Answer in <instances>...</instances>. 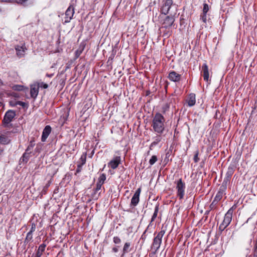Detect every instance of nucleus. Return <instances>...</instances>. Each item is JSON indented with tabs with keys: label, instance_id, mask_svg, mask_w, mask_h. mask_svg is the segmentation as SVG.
Wrapping results in <instances>:
<instances>
[{
	"label": "nucleus",
	"instance_id": "f8f14e48",
	"mask_svg": "<svg viewBox=\"0 0 257 257\" xmlns=\"http://www.w3.org/2000/svg\"><path fill=\"white\" fill-rule=\"evenodd\" d=\"M169 79L174 82H178L180 80L181 75L175 71H171L169 74Z\"/></svg>",
	"mask_w": 257,
	"mask_h": 257
},
{
	"label": "nucleus",
	"instance_id": "9b49d317",
	"mask_svg": "<svg viewBox=\"0 0 257 257\" xmlns=\"http://www.w3.org/2000/svg\"><path fill=\"white\" fill-rule=\"evenodd\" d=\"M120 163V157L116 156L111 160L108 164V167L113 169H116Z\"/></svg>",
	"mask_w": 257,
	"mask_h": 257
},
{
	"label": "nucleus",
	"instance_id": "cd10ccee",
	"mask_svg": "<svg viewBox=\"0 0 257 257\" xmlns=\"http://www.w3.org/2000/svg\"><path fill=\"white\" fill-rule=\"evenodd\" d=\"M23 86L21 85H15L14 86V89L16 90L21 91L23 90Z\"/></svg>",
	"mask_w": 257,
	"mask_h": 257
},
{
	"label": "nucleus",
	"instance_id": "2f4dec72",
	"mask_svg": "<svg viewBox=\"0 0 257 257\" xmlns=\"http://www.w3.org/2000/svg\"><path fill=\"white\" fill-rule=\"evenodd\" d=\"M198 152H197L194 157V160L195 162H197L199 161V158L198 157Z\"/></svg>",
	"mask_w": 257,
	"mask_h": 257
},
{
	"label": "nucleus",
	"instance_id": "ea45409f",
	"mask_svg": "<svg viewBox=\"0 0 257 257\" xmlns=\"http://www.w3.org/2000/svg\"><path fill=\"white\" fill-rule=\"evenodd\" d=\"M49 133H50V131H51V127H50V126H49Z\"/></svg>",
	"mask_w": 257,
	"mask_h": 257
},
{
	"label": "nucleus",
	"instance_id": "c85d7f7f",
	"mask_svg": "<svg viewBox=\"0 0 257 257\" xmlns=\"http://www.w3.org/2000/svg\"><path fill=\"white\" fill-rule=\"evenodd\" d=\"M16 104L20 105L22 106L23 107H26L27 106V104L25 102H22V101H17L16 102Z\"/></svg>",
	"mask_w": 257,
	"mask_h": 257
},
{
	"label": "nucleus",
	"instance_id": "f03ea898",
	"mask_svg": "<svg viewBox=\"0 0 257 257\" xmlns=\"http://www.w3.org/2000/svg\"><path fill=\"white\" fill-rule=\"evenodd\" d=\"M48 85L43 82H37L31 85L30 93L31 97L35 98L38 95L39 88L46 89Z\"/></svg>",
	"mask_w": 257,
	"mask_h": 257
},
{
	"label": "nucleus",
	"instance_id": "4be33fe9",
	"mask_svg": "<svg viewBox=\"0 0 257 257\" xmlns=\"http://www.w3.org/2000/svg\"><path fill=\"white\" fill-rule=\"evenodd\" d=\"M29 153L26 152L23 154L22 157L21 158L20 161L27 162L29 157Z\"/></svg>",
	"mask_w": 257,
	"mask_h": 257
},
{
	"label": "nucleus",
	"instance_id": "dca6fc26",
	"mask_svg": "<svg viewBox=\"0 0 257 257\" xmlns=\"http://www.w3.org/2000/svg\"><path fill=\"white\" fill-rule=\"evenodd\" d=\"M10 140L6 136V134L0 133V143L2 144H8L10 143Z\"/></svg>",
	"mask_w": 257,
	"mask_h": 257
},
{
	"label": "nucleus",
	"instance_id": "aec40b11",
	"mask_svg": "<svg viewBox=\"0 0 257 257\" xmlns=\"http://www.w3.org/2000/svg\"><path fill=\"white\" fill-rule=\"evenodd\" d=\"M130 243L128 242H126L123 246V254H125L126 253L129 252L130 251Z\"/></svg>",
	"mask_w": 257,
	"mask_h": 257
},
{
	"label": "nucleus",
	"instance_id": "5701e85b",
	"mask_svg": "<svg viewBox=\"0 0 257 257\" xmlns=\"http://www.w3.org/2000/svg\"><path fill=\"white\" fill-rule=\"evenodd\" d=\"M157 160H158V158H157V156H156V155L152 156L149 160L150 165L152 166L157 161Z\"/></svg>",
	"mask_w": 257,
	"mask_h": 257
},
{
	"label": "nucleus",
	"instance_id": "7c9ffc66",
	"mask_svg": "<svg viewBox=\"0 0 257 257\" xmlns=\"http://www.w3.org/2000/svg\"><path fill=\"white\" fill-rule=\"evenodd\" d=\"M102 185V184H99V183H97L96 187V189H95V192H97L98 191H99V190H100Z\"/></svg>",
	"mask_w": 257,
	"mask_h": 257
},
{
	"label": "nucleus",
	"instance_id": "20e7f679",
	"mask_svg": "<svg viewBox=\"0 0 257 257\" xmlns=\"http://www.w3.org/2000/svg\"><path fill=\"white\" fill-rule=\"evenodd\" d=\"M177 196L180 199H182L185 194V184L181 179L176 182Z\"/></svg>",
	"mask_w": 257,
	"mask_h": 257
},
{
	"label": "nucleus",
	"instance_id": "bb28decb",
	"mask_svg": "<svg viewBox=\"0 0 257 257\" xmlns=\"http://www.w3.org/2000/svg\"><path fill=\"white\" fill-rule=\"evenodd\" d=\"M113 240L114 243L115 244H118L121 242L120 239L117 236L114 237Z\"/></svg>",
	"mask_w": 257,
	"mask_h": 257
},
{
	"label": "nucleus",
	"instance_id": "6ab92c4d",
	"mask_svg": "<svg viewBox=\"0 0 257 257\" xmlns=\"http://www.w3.org/2000/svg\"><path fill=\"white\" fill-rule=\"evenodd\" d=\"M223 194V192L222 191H218L216 195L214 201H219L222 197Z\"/></svg>",
	"mask_w": 257,
	"mask_h": 257
},
{
	"label": "nucleus",
	"instance_id": "c9c22d12",
	"mask_svg": "<svg viewBox=\"0 0 257 257\" xmlns=\"http://www.w3.org/2000/svg\"><path fill=\"white\" fill-rule=\"evenodd\" d=\"M44 246H39V249H38V252H39V251H40V250H41L42 251H43V249H44Z\"/></svg>",
	"mask_w": 257,
	"mask_h": 257
},
{
	"label": "nucleus",
	"instance_id": "423d86ee",
	"mask_svg": "<svg viewBox=\"0 0 257 257\" xmlns=\"http://www.w3.org/2000/svg\"><path fill=\"white\" fill-rule=\"evenodd\" d=\"M16 113L15 111L12 110L7 111L3 121L4 124L5 125L8 124L12 121Z\"/></svg>",
	"mask_w": 257,
	"mask_h": 257
},
{
	"label": "nucleus",
	"instance_id": "4c0bfd02",
	"mask_svg": "<svg viewBox=\"0 0 257 257\" xmlns=\"http://www.w3.org/2000/svg\"><path fill=\"white\" fill-rule=\"evenodd\" d=\"M3 85V82L2 80L0 79V86Z\"/></svg>",
	"mask_w": 257,
	"mask_h": 257
},
{
	"label": "nucleus",
	"instance_id": "9d476101",
	"mask_svg": "<svg viewBox=\"0 0 257 257\" xmlns=\"http://www.w3.org/2000/svg\"><path fill=\"white\" fill-rule=\"evenodd\" d=\"M141 188H138L137 190L136 191L134 196H133L131 200V205L134 206H136L139 203L140 200V195L141 193Z\"/></svg>",
	"mask_w": 257,
	"mask_h": 257
},
{
	"label": "nucleus",
	"instance_id": "2eb2a0df",
	"mask_svg": "<svg viewBox=\"0 0 257 257\" xmlns=\"http://www.w3.org/2000/svg\"><path fill=\"white\" fill-rule=\"evenodd\" d=\"M187 103L189 106H193L196 103V96L193 93L189 95L187 99Z\"/></svg>",
	"mask_w": 257,
	"mask_h": 257
},
{
	"label": "nucleus",
	"instance_id": "412c9836",
	"mask_svg": "<svg viewBox=\"0 0 257 257\" xmlns=\"http://www.w3.org/2000/svg\"><path fill=\"white\" fill-rule=\"evenodd\" d=\"M105 179H106L105 175L104 174H102L100 175V176L98 178V181L97 183L103 185Z\"/></svg>",
	"mask_w": 257,
	"mask_h": 257
},
{
	"label": "nucleus",
	"instance_id": "f257e3e1",
	"mask_svg": "<svg viewBox=\"0 0 257 257\" xmlns=\"http://www.w3.org/2000/svg\"><path fill=\"white\" fill-rule=\"evenodd\" d=\"M164 122V116L159 113H156L153 118L152 124L154 131L158 134H162L165 129Z\"/></svg>",
	"mask_w": 257,
	"mask_h": 257
},
{
	"label": "nucleus",
	"instance_id": "6e6552de",
	"mask_svg": "<svg viewBox=\"0 0 257 257\" xmlns=\"http://www.w3.org/2000/svg\"><path fill=\"white\" fill-rule=\"evenodd\" d=\"M74 14V8L72 6H70L65 12L64 22L67 23L70 22Z\"/></svg>",
	"mask_w": 257,
	"mask_h": 257
},
{
	"label": "nucleus",
	"instance_id": "f3484780",
	"mask_svg": "<svg viewBox=\"0 0 257 257\" xmlns=\"http://www.w3.org/2000/svg\"><path fill=\"white\" fill-rule=\"evenodd\" d=\"M48 137V125H46L43 131L42 136V141L45 142Z\"/></svg>",
	"mask_w": 257,
	"mask_h": 257
},
{
	"label": "nucleus",
	"instance_id": "a19ab883",
	"mask_svg": "<svg viewBox=\"0 0 257 257\" xmlns=\"http://www.w3.org/2000/svg\"><path fill=\"white\" fill-rule=\"evenodd\" d=\"M253 257H257V255H255V254L253 255Z\"/></svg>",
	"mask_w": 257,
	"mask_h": 257
},
{
	"label": "nucleus",
	"instance_id": "4468645a",
	"mask_svg": "<svg viewBox=\"0 0 257 257\" xmlns=\"http://www.w3.org/2000/svg\"><path fill=\"white\" fill-rule=\"evenodd\" d=\"M17 51V54L19 57L24 56L26 48L24 45L23 46H17L15 48Z\"/></svg>",
	"mask_w": 257,
	"mask_h": 257
},
{
	"label": "nucleus",
	"instance_id": "f704fd0d",
	"mask_svg": "<svg viewBox=\"0 0 257 257\" xmlns=\"http://www.w3.org/2000/svg\"><path fill=\"white\" fill-rule=\"evenodd\" d=\"M35 225L34 223H33L32 224L31 230L29 232H33V231H34L35 230Z\"/></svg>",
	"mask_w": 257,
	"mask_h": 257
},
{
	"label": "nucleus",
	"instance_id": "58836bf2",
	"mask_svg": "<svg viewBox=\"0 0 257 257\" xmlns=\"http://www.w3.org/2000/svg\"><path fill=\"white\" fill-rule=\"evenodd\" d=\"M3 103L2 102L0 101V107L2 105Z\"/></svg>",
	"mask_w": 257,
	"mask_h": 257
},
{
	"label": "nucleus",
	"instance_id": "473e14b6",
	"mask_svg": "<svg viewBox=\"0 0 257 257\" xmlns=\"http://www.w3.org/2000/svg\"><path fill=\"white\" fill-rule=\"evenodd\" d=\"M201 20H202V21L204 23H206V14H203V15L201 16Z\"/></svg>",
	"mask_w": 257,
	"mask_h": 257
},
{
	"label": "nucleus",
	"instance_id": "1a4fd4ad",
	"mask_svg": "<svg viewBox=\"0 0 257 257\" xmlns=\"http://www.w3.org/2000/svg\"><path fill=\"white\" fill-rule=\"evenodd\" d=\"M175 14L176 13H175L174 15H172L171 14L170 16H167L165 18L163 23V25L164 27L168 28L171 27L173 25L175 21L174 17Z\"/></svg>",
	"mask_w": 257,
	"mask_h": 257
},
{
	"label": "nucleus",
	"instance_id": "39448f33",
	"mask_svg": "<svg viewBox=\"0 0 257 257\" xmlns=\"http://www.w3.org/2000/svg\"><path fill=\"white\" fill-rule=\"evenodd\" d=\"M165 232L164 230L160 231L157 236L154 238L152 247L156 250H157L160 247L162 243V239Z\"/></svg>",
	"mask_w": 257,
	"mask_h": 257
},
{
	"label": "nucleus",
	"instance_id": "393cba45",
	"mask_svg": "<svg viewBox=\"0 0 257 257\" xmlns=\"http://www.w3.org/2000/svg\"><path fill=\"white\" fill-rule=\"evenodd\" d=\"M209 11L208 5L206 4H204L203 5V14H206Z\"/></svg>",
	"mask_w": 257,
	"mask_h": 257
},
{
	"label": "nucleus",
	"instance_id": "b1692460",
	"mask_svg": "<svg viewBox=\"0 0 257 257\" xmlns=\"http://www.w3.org/2000/svg\"><path fill=\"white\" fill-rule=\"evenodd\" d=\"M158 212V207H156L155 211H154V214L152 217L151 222L154 221V220L156 218V217L157 216Z\"/></svg>",
	"mask_w": 257,
	"mask_h": 257
},
{
	"label": "nucleus",
	"instance_id": "c756f323",
	"mask_svg": "<svg viewBox=\"0 0 257 257\" xmlns=\"http://www.w3.org/2000/svg\"><path fill=\"white\" fill-rule=\"evenodd\" d=\"M33 147V145L31 144V145L29 146L26 150V152L28 153H31V150L32 149Z\"/></svg>",
	"mask_w": 257,
	"mask_h": 257
},
{
	"label": "nucleus",
	"instance_id": "72a5a7b5",
	"mask_svg": "<svg viewBox=\"0 0 257 257\" xmlns=\"http://www.w3.org/2000/svg\"><path fill=\"white\" fill-rule=\"evenodd\" d=\"M2 2L9 3H14L16 2L15 0H2Z\"/></svg>",
	"mask_w": 257,
	"mask_h": 257
},
{
	"label": "nucleus",
	"instance_id": "7ed1b4c3",
	"mask_svg": "<svg viewBox=\"0 0 257 257\" xmlns=\"http://www.w3.org/2000/svg\"><path fill=\"white\" fill-rule=\"evenodd\" d=\"M233 208L232 207L230 208L227 213L225 214L224 219L222 222L220 224L219 229L221 231H223L225 229L226 227H227L229 224L230 223L233 214Z\"/></svg>",
	"mask_w": 257,
	"mask_h": 257
},
{
	"label": "nucleus",
	"instance_id": "e433bc0d",
	"mask_svg": "<svg viewBox=\"0 0 257 257\" xmlns=\"http://www.w3.org/2000/svg\"><path fill=\"white\" fill-rule=\"evenodd\" d=\"M112 250H113V252H117V251H118V249H117V247H113V248H112Z\"/></svg>",
	"mask_w": 257,
	"mask_h": 257
},
{
	"label": "nucleus",
	"instance_id": "a878e982",
	"mask_svg": "<svg viewBox=\"0 0 257 257\" xmlns=\"http://www.w3.org/2000/svg\"><path fill=\"white\" fill-rule=\"evenodd\" d=\"M32 232H29L27 233V236H26V240L30 241V240H31L32 239Z\"/></svg>",
	"mask_w": 257,
	"mask_h": 257
},
{
	"label": "nucleus",
	"instance_id": "ddd939ff",
	"mask_svg": "<svg viewBox=\"0 0 257 257\" xmlns=\"http://www.w3.org/2000/svg\"><path fill=\"white\" fill-rule=\"evenodd\" d=\"M202 71L204 80L207 81L209 80V70L208 66L206 63L203 64L202 67Z\"/></svg>",
	"mask_w": 257,
	"mask_h": 257
},
{
	"label": "nucleus",
	"instance_id": "0eeeda50",
	"mask_svg": "<svg viewBox=\"0 0 257 257\" xmlns=\"http://www.w3.org/2000/svg\"><path fill=\"white\" fill-rule=\"evenodd\" d=\"M173 6V0H166L161 9V12L164 15H167Z\"/></svg>",
	"mask_w": 257,
	"mask_h": 257
},
{
	"label": "nucleus",
	"instance_id": "a211bd4d",
	"mask_svg": "<svg viewBox=\"0 0 257 257\" xmlns=\"http://www.w3.org/2000/svg\"><path fill=\"white\" fill-rule=\"evenodd\" d=\"M162 138L160 136H157L154 138V141L152 143L151 147H154L157 145L161 141Z\"/></svg>",
	"mask_w": 257,
	"mask_h": 257
}]
</instances>
